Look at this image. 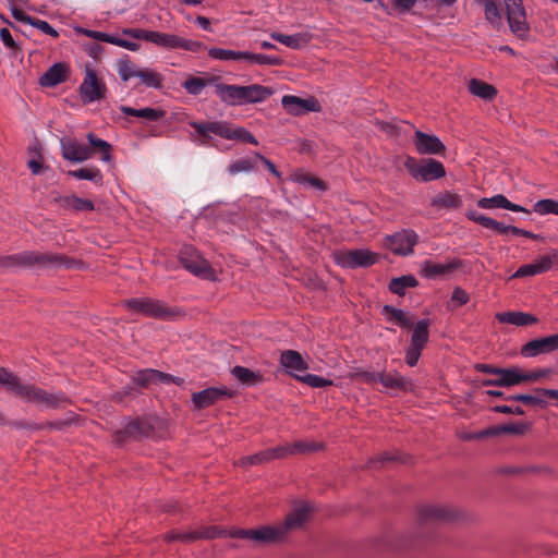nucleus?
<instances>
[{
	"mask_svg": "<svg viewBox=\"0 0 558 558\" xmlns=\"http://www.w3.org/2000/svg\"><path fill=\"white\" fill-rule=\"evenodd\" d=\"M83 265L81 260L71 258L65 254L34 251L0 257V267L3 268L36 267L38 269H80Z\"/></svg>",
	"mask_w": 558,
	"mask_h": 558,
	"instance_id": "nucleus-1",
	"label": "nucleus"
},
{
	"mask_svg": "<svg viewBox=\"0 0 558 558\" xmlns=\"http://www.w3.org/2000/svg\"><path fill=\"white\" fill-rule=\"evenodd\" d=\"M272 95V89L259 85H229L223 83L216 84V96L227 106H245L265 101Z\"/></svg>",
	"mask_w": 558,
	"mask_h": 558,
	"instance_id": "nucleus-2",
	"label": "nucleus"
},
{
	"mask_svg": "<svg viewBox=\"0 0 558 558\" xmlns=\"http://www.w3.org/2000/svg\"><path fill=\"white\" fill-rule=\"evenodd\" d=\"M122 305L133 313L161 320H174L182 316L180 308L169 307L166 303L151 298L128 299L122 302Z\"/></svg>",
	"mask_w": 558,
	"mask_h": 558,
	"instance_id": "nucleus-3",
	"label": "nucleus"
},
{
	"mask_svg": "<svg viewBox=\"0 0 558 558\" xmlns=\"http://www.w3.org/2000/svg\"><path fill=\"white\" fill-rule=\"evenodd\" d=\"M191 126L198 135L201 144H207L211 134H215L223 138H240L246 143L257 145V140L251 132L244 129L232 130L226 122H191Z\"/></svg>",
	"mask_w": 558,
	"mask_h": 558,
	"instance_id": "nucleus-4",
	"label": "nucleus"
},
{
	"mask_svg": "<svg viewBox=\"0 0 558 558\" xmlns=\"http://www.w3.org/2000/svg\"><path fill=\"white\" fill-rule=\"evenodd\" d=\"M404 167L415 180L423 182L438 180L446 174L444 165L432 158L417 160L414 157L408 156Z\"/></svg>",
	"mask_w": 558,
	"mask_h": 558,
	"instance_id": "nucleus-5",
	"label": "nucleus"
},
{
	"mask_svg": "<svg viewBox=\"0 0 558 558\" xmlns=\"http://www.w3.org/2000/svg\"><path fill=\"white\" fill-rule=\"evenodd\" d=\"M355 377L361 378L366 383L378 381L386 390L392 392H407L412 390V380L396 372H359L355 374Z\"/></svg>",
	"mask_w": 558,
	"mask_h": 558,
	"instance_id": "nucleus-6",
	"label": "nucleus"
},
{
	"mask_svg": "<svg viewBox=\"0 0 558 558\" xmlns=\"http://www.w3.org/2000/svg\"><path fill=\"white\" fill-rule=\"evenodd\" d=\"M333 260L343 268L369 267L376 263L377 255L368 250H339L332 253Z\"/></svg>",
	"mask_w": 558,
	"mask_h": 558,
	"instance_id": "nucleus-7",
	"label": "nucleus"
},
{
	"mask_svg": "<svg viewBox=\"0 0 558 558\" xmlns=\"http://www.w3.org/2000/svg\"><path fill=\"white\" fill-rule=\"evenodd\" d=\"M78 92L82 102L88 105L104 100L106 98L107 86L93 69L86 68L85 76L78 87Z\"/></svg>",
	"mask_w": 558,
	"mask_h": 558,
	"instance_id": "nucleus-8",
	"label": "nucleus"
},
{
	"mask_svg": "<svg viewBox=\"0 0 558 558\" xmlns=\"http://www.w3.org/2000/svg\"><path fill=\"white\" fill-rule=\"evenodd\" d=\"M179 259L182 266L195 276L204 279H209L214 276V270L209 263L193 246H183L180 251Z\"/></svg>",
	"mask_w": 558,
	"mask_h": 558,
	"instance_id": "nucleus-9",
	"label": "nucleus"
},
{
	"mask_svg": "<svg viewBox=\"0 0 558 558\" xmlns=\"http://www.w3.org/2000/svg\"><path fill=\"white\" fill-rule=\"evenodd\" d=\"M417 243V234L414 231L403 230L389 235L385 240V246L398 255H410Z\"/></svg>",
	"mask_w": 558,
	"mask_h": 558,
	"instance_id": "nucleus-10",
	"label": "nucleus"
},
{
	"mask_svg": "<svg viewBox=\"0 0 558 558\" xmlns=\"http://www.w3.org/2000/svg\"><path fill=\"white\" fill-rule=\"evenodd\" d=\"M61 154L65 160L80 163L93 156L92 147L80 143L75 138L64 137L60 141Z\"/></svg>",
	"mask_w": 558,
	"mask_h": 558,
	"instance_id": "nucleus-11",
	"label": "nucleus"
},
{
	"mask_svg": "<svg viewBox=\"0 0 558 558\" xmlns=\"http://www.w3.org/2000/svg\"><path fill=\"white\" fill-rule=\"evenodd\" d=\"M233 392L227 387H209L192 395V402L197 410L206 409L216 402L232 398Z\"/></svg>",
	"mask_w": 558,
	"mask_h": 558,
	"instance_id": "nucleus-12",
	"label": "nucleus"
},
{
	"mask_svg": "<svg viewBox=\"0 0 558 558\" xmlns=\"http://www.w3.org/2000/svg\"><path fill=\"white\" fill-rule=\"evenodd\" d=\"M413 144L416 151L421 155H439L446 149L442 142L436 135L427 134L420 130H416L414 133Z\"/></svg>",
	"mask_w": 558,
	"mask_h": 558,
	"instance_id": "nucleus-13",
	"label": "nucleus"
},
{
	"mask_svg": "<svg viewBox=\"0 0 558 558\" xmlns=\"http://www.w3.org/2000/svg\"><path fill=\"white\" fill-rule=\"evenodd\" d=\"M8 389L24 401L36 404H39L41 397H44V389L35 385L22 384L13 374L11 375Z\"/></svg>",
	"mask_w": 558,
	"mask_h": 558,
	"instance_id": "nucleus-14",
	"label": "nucleus"
},
{
	"mask_svg": "<svg viewBox=\"0 0 558 558\" xmlns=\"http://www.w3.org/2000/svg\"><path fill=\"white\" fill-rule=\"evenodd\" d=\"M153 424L148 420H134L130 422L123 429L116 430L113 439L121 444L128 438L148 437L151 435Z\"/></svg>",
	"mask_w": 558,
	"mask_h": 558,
	"instance_id": "nucleus-15",
	"label": "nucleus"
},
{
	"mask_svg": "<svg viewBox=\"0 0 558 558\" xmlns=\"http://www.w3.org/2000/svg\"><path fill=\"white\" fill-rule=\"evenodd\" d=\"M125 34L131 35L132 37L141 40H145L148 43H153L159 47L166 48V49H173L174 47V38L175 35L173 34H166L155 31H147V29H126L124 31Z\"/></svg>",
	"mask_w": 558,
	"mask_h": 558,
	"instance_id": "nucleus-16",
	"label": "nucleus"
},
{
	"mask_svg": "<svg viewBox=\"0 0 558 558\" xmlns=\"http://www.w3.org/2000/svg\"><path fill=\"white\" fill-rule=\"evenodd\" d=\"M311 511L312 507L307 504L295 507L293 511L287 515L284 522L279 524L284 537L290 532L301 529L308 520Z\"/></svg>",
	"mask_w": 558,
	"mask_h": 558,
	"instance_id": "nucleus-17",
	"label": "nucleus"
},
{
	"mask_svg": "<svg viewBox=\"0 0 558 558\" xmlns=\"http://www.w3.org/2000/svg\"><path fill=\"white\" fill-rule=\"evenodd\" d=\"M284 110L293 116H301L303 113L317 111V101L314 99H303L292 95H286L281 100Z\"/></svg>",
	"mask_w": 558,
	"mask_h": 558,
	"instance_id": "nucleus-18",
	"label": "nucleus"
},
{
	"mask_svg": "<svg viewBox=\"0 0 558 558\" xmlns=\"http://www.w3.org/2000/svg\"><path fill=\"white\" fill-rule=\"evenodd\" d=\"M282 366L287 373L299 380L308 368L307 363L303 360L298 351H283L280 357Z\"/></svg>",
	"mask_w": 558,
	"mask_h": 558,
	"instance_id": "nucleus-19",
	"label": "nucleus"
},
{
	"mask_svg": "<svg viewBox=\"0 0 558 558\" xmlns=\"http://www.w3.org/2000/svg\"><path fill=\"white\" fill-rule=\"evenodd\" d=\"M495 374L499 377L496 380H487L484 385L510 387L525 381L526 378H531V376H525V373L519 368H496Z\"/></svg>",
	"mask_w": 558,
	"mask_h": 558,
	"instance_id": "nucleus-20",
	"label": "nucleus"
},
{
	"mask_svg": "<svg viewBox=\"0 0 558 558\" xmlns=\"http://www.w3.org/2000/svg\"><path fill=\"white\" fill-rule=\"evenodd\" d=\"M477 206L483 209H494V208H504L514 213H526L530 211L524 207L511 203L505 195L496 194L492 197H483L478 199Z\"/></svg>",
	"mask_w": 558,
	"mask_h": 558,
	"instance_id": "nucleus-21",
	"label": "nucleus"
},
{
	"mask_svg": "<svg viewBox=\"0 0 558 558\" xmlns=\"http://www.w3.org/2000/svg\"><path fill=\"white\" fill-rule=\"evenodd\" d=\"M468 219L481 225L484 228L492 229L498 234H508L511 233V229L514 226H507L502 222H499L493 218H489L476 210H470L466 213Z\"/></svg>",
	"mask_w": 558,
	"mask_h": 558,
	"instance_id": "nucleus-22",
	"label": "nucleus"
},
{
	"mask_svg": "<svg viewBox=\"0 0 558 558\" xmlns=\"http://www.w3.org/2000/svg\"><path fill=\"white\" fill-rule=\"evenodd\" d=\"M283 532L279 524L265 525L259 529H253L252 541L256 543H277L284 539Z\"/></svg>",
	"mask_w": 558,
	"mask_h": 558,
	"instance_id": "nucleus-23",
	"label": "nucleus"
},
{
	"mask_svg": "<svg viewBox=\"0 0 558 558\" xmlns=\"http://www.w3.org/2000/svg\"><path fill=\"white\" fill-rule=\"evenodd\" d=\"M462 197L459 194L449 191L438 193L430 201V205L438 210L459 209L462 207Z\"/></svg>",
	"mask_w": 558,
	"mask_h": 558,
	"instance_id": "nucleus-24",
	"label": "nucleus"
},
{
	"mask_svg": "<svg viewBox=\"0 0 558 558\" xmlns=\"http://www.w3.org/2000/svg\"><path fill=\"white\" fill-rule=\"evenodd\" d=\"M496 319L501 324H509L514 326H527L537 322V318L532 314L514 311L497 313Z\"/></svg>",
	"mask_w": 558,
	"mask_h": 558,
	"instance_id": "nucleus-25",
	"label": "nucleus"
},
{
	"mask_svg": "<svg viewBox=\"0 0 558 558\" xmlns=\"http://www.w3.org/2000/svg\"><path fill=\"white\" fill-rule=\"evenodd\" d=\"M68 69L62 63H56L45 72L39 78V83L45 87H53L66 80Z\"/></svg>",
	"mask_w": 558,
	"mask_h": 558,
	"instance_id": "nucleus-26",
	"label": "nucleus"
},
{
	"mask_svg": "<svg viewBox=\"0 0 558 558\" xmlns=\"http://www.w3.org/2000/svg\"><path fill=\"white\" fill-rule=\"evenodd\" d=\"M220 82L219 76H208V77H198V76H189L185 82L182 84V87L190 94L197 96L202 94L204 88L208 85H215Z\"/></svg>",
	"mask_w": 558,
	"mask_h": 558,
	"instance_id": "nucleus-27",
	"label": "nucleus"
},
{
	"mask_svg": "<svg viewBox=\"0 0 558 558\" xmlns=\"http://www.w3.org/2000/svg\"><path fill=\"white\" fill-rule=\"evenodd\" d=\"M231 375L244 386H257L264 381L262 373L243 366H234L231 368Z\"/></svg>",
	"mask_w": 558,
	"mask_h": 558,
	"instance_id": "nucleus-28",
	"label": "nucleus"
},
{
	"mask_svg": "<svg viewBox=\"0 0 558 558\" xmlns=\"http://www.w3.org/2000/svg\"><path fill=\"white\" fill-rule=\"evenodd\" d=\"M460 262H453L448 264H438L430 260H426L423 264V272L427 278L435 279L440 276L447 275L458 268Z\"/></svg>",
	"mask_w": 558,
	"mask_h": 558,
	"instance_id": "nucleus-29",
	"label": "nucleus"
},
{
	"mask_svg": "<svg viewBox=\"0 0 558 558\" xmlns=\"http://www.w3.org/2000/svg\"><path fill=\"white\" fill-rule=\"evenodd\" d=\"M220 535V532L216 527L206 529L203 532H191V533H169L166 537L169 541H183L192 542L198 538H215Z\"/></svg>",
	"mask_w": 558,
	"mask_h": 558,
	"instance_id": "nucleus-30",
	"label": "nucleus"
},
{
	"mask_svg": "<svg viewBox=\"0 0 558 558\" xmlns=\"http://www.w3.org/2000/svg\"><path fill=\"white\" fill-rule=\"evenodd\" d=\"M120 110L126 116L141 118L147 121H158L165 116L163 110L148 107L142 109H134L132 107L122 106Z\"/></svg>",
	"mask_w": 558,
	"mask_h": 558,
	"instance_id": "nucleus-31",
	"label": "nucleus"
},
{
	"mask_svg": "<svg viewBox=\"0 0 558 558\" xmlns=\"http://www.w3.org/2000/svg\"><path fill=\"white\" fill-rule=\"evenodd\" d=\"M507 21L510 27V31L518 37L524 38L530 27L526 23V13L525 10L515 14H508Z\"/></svg>",
	"mask_w": 558,
	"mask_h": 558,
	"instance_id": "nucleus-32",
	"label": "nucleus"
},
{
	"mask_svg": "<svg viewBox=\"0 0 558 558\" xmlns=\"http://www.w3.org/2000/svg\"><path fill=\"white\" fill-rule=\"evenodd\" d=\"M469 90L484 100H492L497 94L493 85L476 78L469 82Z\"/></svg>",
	"mask_w": 558,
	"mask_h": 558,
	"instance_id": "nucleus-33",
	"label": "nucleus"
},
{
	"mask_svg": "<svg viewBox=\"0 0 558 558\" xmlns=\"http://www.w3.org/2000/svg\"><path fill=\"white\" fill-rule=\"evenodd\" d=\"M270 37L291 49H300L308 43V38L303 34L286 35L275 32L270 34Z\"/></svg>",
	"mask_w": 558,
	"mask_h": 558,
	"instance_id": "nucleus-34",
	"label": "nucleus"
},
{
	"mask_svg": "<svg viewBox=\"0 0 558 558\" xmlns=\"http://www.w3.org/2000/svg\"><path fill=\"white\" fill-rule=\"evenodd\" d=\"M429 319H422L417 322L412 331V347L413 349H423L428 340Z\"/></svg>",
	"mask_w": 558,
	"mask_h": 558,
	"instance_id": "nucleus-35",
	"label": "nucleus"
},
{
	"mask_svg": "<svg viewBox=\"0 0 558 558\" xmlns=\"http://www.w3.org/2000/svg\"><path fill=\"white\" fill-rule=\"evenodd\" d=\"M68 174L78 180H88L96 184H102V174L97 167H86L76 170H70Z\"/></svg>",
	"mask_w": 558,
	"mask_h": 558,
	"instance_id": "nucleus-36",
	"label": "nucleus"
},
{
	"mask_svg": "<svg viewBox=\"0 0 558 558\" xmlns=\"http://www.w3.org/2000/svg\"><path fill=\"white\" fill-rule=\"evenodd\" d=\"M421 514L425 519L450 520L453 519V512L445 506H426L422 508Z\"/></svg>",
	"mask_w": 558,
	"mask_h": 558,
	"instance_id": "nucleus-37",
	"label": "nucleus"
},
{
	"mask_svg": "<svg viewBox=\"0 0 558 558\" xmlns=\"http://www.w3.org/2000/svg\"><path fill=\"white\" fill-rule=\"evenodd\" d=\"M87 141H88V144L87 145L88 147H92V150H93V154L95 151H99L101 153V160L102 161H110L111 159V156H110V150H111V145L101 140V138H98L94 133H88L87 134Z\"/></svg>",
	"mask_w": 558,
	"mask_h": 558,
	"instance_id": "nucleus-38",
	"label": "nucleus"
},
{
	"mask_svg": "<svg viewBox=\"0 0 558 558\" xmlns=\"http://www.w3.org/2000/svg\"><path fill=\"white\" fill-rule=\"evenodd\" d=\"M416 286L417 280L413 276L408 275L391 279L389 289L395 294L403 295L407 288H413Z\"/></svg>",
	"mask_w": 558,
	"mask_h": 558,
	"instance_id": "nucleus-39",
	"label": "nucleus"
},
{
	"mask_svg": "<svg viewBox=\"0 0 558 558\" xmlns=\"http://www.w3.org/2000/svg\"><path fill=\"white\" fill-rule=\"evenodd\" d=\"M68 403H70V399L64 393H50L44 390V397H41L39 405H44L48 409H58L63 408Z\"/></svg>",
	"mask_w": 558,
	"mask_h": 558,
	"instance_id": "nucleus-40",
	"label": "nucleus"
},
{
	"mask_svg": "<svg viewBox=\"0 0 558 558\" xmlns=\"http://www.w3.org/2000/svg\"><path fill=\"white\" fill-rule=\"evenodd\" d=\"M208 54L210 58L221 61L244 60V57H247L246 51H234L222 48H210Z\"/></svg>",
	"mask_w": 558,
	"mask_h": 558,
	"instance_id": "nucleus-41",
	"label": "nucleus"
},
{
	"mask_svg": "<svg viewBox=\"0 0 558 558\" xmlns=\"http://www.w3.org/2000/svg\"><path fill=\"white\" fill-rule=\"evenodd\" d=\"M62 202L66 208L74 209L75 211L94 210V204L89 199L81 198L76 195L65 196Z\"/></svg>",
	"mask_w": 558,
	"mask_h": 558,
	"instance_id": "nucleus-42",
	"label": "nucleus"
},
{
	"mask_svg": "<svg viewBox=\"0 0 558 558\" xmlns=\"http://www.w3.org/2000/svg\"><path fill=\"white\" fill-rule=\"evenodd\" d=\"M135 77H138L141 82L147 87L159 88L161 86L162 77L159 73L144 69L136 72Z\"/></svg>",
	"mask_w": 558,
	"mask_h": 558,
	"instance_id": "nucleus-43",
	"label": "nucleus"
},
{
	"mask_svg": "<svg viewBox=\"0 0 558 558\" xmlns=\"http://www.w3.org/2000/svg\"><path fill=\"white\" fill-rule=\"evenodd\" d=\"M384 311L391 319L397 322L399 325L403 327H413L414 319L412 316H410L408 313L403 312L402 310L395 308L392 306L386 305L384 307Z\"/></svg>",
	"mask_w": 558,
	"mask_h": 558,
	"instance_id": "nucleus-44",
	"label": "nucleus"
},
{
	"mask_svg": "<svg viewBox=\"0 0 558 558\" xmlns=\"http://www.w3.org/2000/svg\"><path fill=\"white\" fill-rule=\"evenodd\" d=\"M521 349H558V333L526 342Z\"/></svg>",
	"mask_w": 558,
	"mask_h": 558,
	"instance_id": "nucleus-45",
	"label": "nucleus"
},
{
	"mask_svg": "<svg viewBox=\"0 0 558 558\" xmlns=\"http://www.w3.org/2000/svg\"><path fill=\"white\" fill-rule=\"evenodd\" d=\"M137 71L138 69L128 57L119 60L117 63V72L123 82H126L132 77H135Z\"/></svg>",
	"mask_w": 558,
	"mask_h": 558,
	"instance_id": "nucleus-46",
	"label": "nucleus"
},
{
	"mask_svg": "<svg viewBox=\"0 0 558 558\" xmlns=\"http://www.w3.org/2000/svg\"><path fill=\"white\" fill-rule=\"evenodd\" d=\"M499 0H493L484 4L485 19L494 26L499 27L501 25V13L498 8Z\"/></svg>",
	"mask_w": 558,
	"mask_h": 558,
	"instance_id": "nucleus-47",
	"label": "nucleus"
},
{
	"mask_svg": "<svg viewBox=\"0 0 558 558\" xmlns=\"http://www.w3.org/2000/svg\"><path fill=\"white\" fill-rule=\"evenodd\" d=\"M539 274L548 271L554 264L558 263V251L551 250L549 253L538 257L535 262Z\"/></svg>",
	"mask_w": 558,
	"mask_h": 558,
	"instance_id": "nucleus-48",
	"label": "nucleus"
},
{
	"mask_svg": "<svg viewBox=\"0 0 558 558\" xmlns=\"http://www.w3.org/2000/svg\"><path fill=\"white\" fill-rule=\"evenodd\" d=\"M269 462L267 451L263 450L255 454L242 457L234 464L241 468H247L250 465H258Z\"/></svg>",
	"mask_w": 558,
	"mask_h": 558,
	"instance_id": "nucleus-49",
	"label": "nucleus"
},
{
	"mask_svg": "<svg viewBox=\"0 0 558 558\" xmlns=\"http://www.w3.org/2000/svg\"><path fill=\"white\" fill-rule=\"evenodd\" d=\"M255 160L256 159H251V158L238 159V160L233 161L232 163H230V166L228 167V171L232 175L241 173V172H250L255 169Z\"/></svg>",
	"mask_w": 558,
	"mask_h": 558,
	"instance_id": "nucleus-50",
	"label": "nucleus"
},
{
	"mask_svg": "<svg viewBox=\"0 0 558 558\" xmlns=\"http://www.w3.org/2000/svg\"><path fill=\"white\" fill-rule=\"evenodd\" d=\"M533 209L539 215L554 214L558 216V202L550 198L541 199L534 204Z\"/></svg>",
	"mask_w": 558,
	"mask_h": 558,
	"instance_id": "nucleus-51",
	"label": "nucleus"
},
{
	"mask_svg": "<svg viewBox=\"0 0 558 558\" xmlns=\"http://www.w3.org/2000/svg\"><path fill=\"white\" fill-rule=\"evenodd\" d=\"M246 56L244 57V60L251 62V63H257L263 65H279L280 59L278 57L274 56H267V54H259V53H251L246 51Z\"/></svg>",
	"mask_w": 558,
	"mask_h": 558,
	"instance_id": "nucleus-52",
	"label": "nucleus"
},
{
	"mask_svg": "<svg viewBox=\"0 0 558 558\" xmlns=\"http://www.w3.org/2000/svg\"><path fill=\"white\" fill-rule=\"evenodd\" d=\"M205 46L195 40H190L175 35L173 49H183L186 51L198 52L204 49Z\"/></svg>",
	"mask_w": 558,
	"mask_h": 558,
	"instance_id": "nucleus-53",
	"label": "nucleus"
},
{
	"mask_svg": "<svg viewBox=\"0 0 558 558\" xmlns=\"http://www.w3.org/2000/svg\"><path fill=\"white\" fill-rule=\"evenodd\" d=\"M299 380L313 388H323L332 385V380L330 379L307 373H305L302 377H299Z\"/></svg>",
	"mask_w": 558,
	"mask_h": 558,
	"instance_id": "nucleus-54",
	"label": "nucleus"
},
{
	"mask_svg": "<svg viewBox=\"0 0 558 558\" xmlns=\"http://www.w3.org/2000/svg\"><path fill=\"white\" fill-rule=\"evenodd\" d=\"M542 397V395H538L536 392L534 395L518 393L513 395V401H519L525 404L545 407L546 402Z\"/></svg>",
	"mask_w": 558,
	"mask_h": 558,
	"instance_id": "nucleus-55",
	"label": "nucleus"
},
{
	"mask_svg": "<svg viewBox=\"0 0 558 558\" xmlns=\"http://www.w3.org/2000/svg\"><path fill=\"white\" fill-rule=\"evenodd\" d=\"M291 454L308 453L316 451L318 447L314 442L306 440H296L290 444Z\"/></svg>",
	"mask_w": 558,
	"mask_h": 558,
	"instance_id": "nucleus-56",
	"label": "nucleus"
},
{
	"mask_svg": "<svg viewBox=\"0 0 558 558\" xmlns=\"http://www.w3.org/2000/svg\"><path fill=\"white\" fill-rule=\"evenodd\" d=\"M526 425L523 423H512L507 425L496 426L497 436L501 434L523 435L526 430Z\"/></svg>",
	"mask_w": 558,
	"mask_h": 558,
	"instance_id": "nucleus-57",
	"label": "nucleus"
},
{
	"mask_svg": "<svg viewBox=\"0 0 558 558\" xmlns=\"http://www.w3.org/2000/svg\"><path fill=\"white\" fill-rule=\"evenodd\" d=\"M268 460H275V459H283L291 454L290 444L278 446L275 448L266 449Z\"/></svg>",
	"mask_w": 558,
	"mask_h": 558,
	"instance_id": "nucleus-58",
	"label": "nucleus"
},
{
	"mask_svg": "<svg viewBox=\"0 0 558 558\" xmlns=\"http://www.w3.org/2000/svg\"><path fill=\"white\" fill-rule=\"evenodd\" d=\"M29 25L35 26L44 34L50 35L54 38L59 36V33L47 21L33 17Z\"/></svg>",
	"mask_w": 558,
	"mask_h": 558,
	"instance_id": "nucleus-59",
	"label": "nucleus"
},
{
	"mask_svg": "<svg viewBox=\"0 0 558 558\" xmlns=\"http://www.w3.org/2000/svg\"><path fill=\"white\" fill-rule=\"evenodd\" d=\"M148 375L155 376L156 383H165V384L174 383L179 386L183 385V383H184V380L180 377H173L169 374H166V373H162V372H159L156 369H155V373H148Z\"/></svg>",
	"mask_w": 558,
	"mask_h": 558,
	"instance_id": "nucleus-60",
	"label": "nucleus"
},
{
	"mask_svg": "<svg viewBox=\"0 0 558 558\" xmlns=\"http://www.w3.org/2000/svg\"><path fill=\"white\" fill-rule=\"evenodd\" d=\"M539 275L535 263L525 264L519 267V269L512 275V278H523L529 276Z\"/></svg>",
	"mask_w": 558,
	"mask_h": 558,
	"instance_id": "nucleus-61",
	"label": "nucleus"
},
{
	"mask_svg": "<svg viewBox=\"0 0 558 558\" xmlns=\"http://www.w3.org/2000/svg\"><path fill=\"white\" fill-rule=\"evenodd\" d=\"M469 301V294L460 287H456L451 294V302L457 306L464 305Z\"/></svg>",
	"mask_w": 558,
	"mask_h": 558,
	"instance_id": "nucleus-62",
	"label": "nucleus"
},
{
	"mask_svg": "<svg viewBox=\"0 0 558 558\" xmlns=\"http://www.w3.org/2000/svg\"><path fill=\"white\" fill-rule=\"evenodd\" d=\"M148 373H155V369H145L138 372L135 377V381L143 387L148 386L151 383H156L155 376H150Z\"/></svg>",
	"mask_w": 558,
	"mask_h": 558,
	"instance_id": "nucleus-63",
	"label": "nucleus"
},
{
	"mask_svg": "<svg viewBox=\"0 0 558 558\" xmlns=\"http://www.w3.org/2000/svg\"><path fill=\"white\" fill-rule=\"evenodd\" d=\"M506 5V13L508 14H515L519 12L524 11V7L522 3V0H504Z\"/></svg>",
	"mask_w": 558,
	"mask_h": 558,
	"instance_id": "nucleus-64",
	"label": "nucleus"
}]
</instances>
